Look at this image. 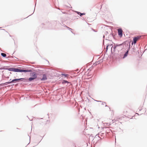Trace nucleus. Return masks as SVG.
<instances>
[{
  "label": "nucleus",
  "instance_id": "nucleus-1",
  "mask_svg": "<svg viewBox=\"0 0 147 147\" xmlns=\"http://www.w3.org/2000/svg\"><path fill=\"white\" fill-rule=\"evenodd\" d=\"M10 71H13L17 72H27L32 71L31 69H26L25 68H22L21 67L17 68H8L5 69Z\"/></svg>",
  "mask_w": 147,
  "mask_h": 147
},
{
  "label": "nucleus",
  "instance_id": "nucleus-2",
  "mask_svg": "<svg viewBox=\"0 0 147 147\" xmlns=\"http://www.w3.org/2000/svg\"><path fill=\"white\" fill-rule=\"evenodd\" d=\"M117 49L119 51L122 50V49H125L126 47H127L128 45L126 44L125 42H123L122 43L119 44H117Z\"/></svg>",
  "mask_w": 147,
  "mask_h": 147
},
{
  "label": "nucleus",
  "instance_id": "nucleus-3",
  "mask_svg": "<svg viewBox=\"0 0 147 147\" xmlns=\"http://www.w3.org/2000/svg\"><path fill=\"white\" fill-rule=\"evenodd\" d=\"M103 130L105 132V135L107 134H108L110 132V131H111V130L110 129L109 127H105L102 128Z\"/></svg>",
  "mask_w": 147,
  "mask_h": 147
},
{
  "label": "nucleus",
  "instance_id": "nucleus-4",
  "mask_svg": "<svg viewBox=\"0 0 147 147\" xmlns=\"http://www.w3.org/2000/svg\"><path fill=\"white\" fill-rule=\"evenodd\" d=\"M130 49V45H129L128 49H127V50L126 51V52H125V53H124V54L123 55V57L122 58L123 59H124L126 58L129 52V51Z\"/></svg>",
  "mask_w": 147,
  "mask_h": 147
},
{
  "label": "nucleus",
  "instance_id": "nucleus-5",
  "mask_svg": "<svg viewBox=\"0 0 147 147\" xmlns=\"http://www.w3.org/2000/svg\"><path fill=\"white\" fill-rule=\"evenodd\" d=\"M31 70L32 71V70ZM30 72H31L30 74V76L36 79L37 78V74L34 72H32V71Z\"/></svg>",
  "mask_w": 147,
  "mask_h": 147
},
{
  "label": "nucleus",
  "instance_id": "nucleus-6",
  "mask_svg": "<svg viewBox=\"0 0 147 147\" xmlns=\"http://www.w3.org/2000/svg\"><path fill=\"white\" fill-rule=\"evenodd\" d=\"M118 35L121 37L123 36V31L122 29L120 28L118 30Z\"/></svg>",
  "mask_w": 147,
  "mask_h": 147
},
{
  "label": "nucleus",
  "instance_id": "nucleus-7",
  "mask_svg": "<svg viewBox=\"0 0 147 147\" xmlns=\"http://www.w3.org/2000/svg\"><path fill=\"white\" fill-rule=\"evenodd\" d=\"M110 46H112L111 49V52H112V48H113L114 51H115V50L117 49V44H116L114 43V46H113V44H111L110 45Z\"/></svg>",
  "mask_w": 147,
  "mask_h": 147
},
{
  "label": "nucleus",
  "instance_id": "nucleus-8",
  "mask_svg": "<svg viewBox=\"0 0 147 147\" xmlns=\"http://www.w3.org/2000/svg\"><path fill=\"white\" fill-rule=\"evenodd\" d=\"M21 78L18 79H14L12 80V83H15L16 82H18L19 81H21Z\"/></svg>",
  "mask_w": 147,
  "mask_h": 147
},
{
  "label": "nucleus",
  "instance_id": "nucleus-9",
  "mask_svg": "<svg viewBox=\"0 0 147 147\" xmlns=\"http://www.w3.org/2000/svg\"><path fill=\"white\" fill-rule=\"evenodd\" d=\"M47 79V75L45 74H44L43 75L42 77L40 79V80L41 81H44Z\"/></svg>",
  "mask_w": 147,
  "mask_h": 147
},
{
  "label": "nucleus",
  "instance_id": "nucleus-10",
  "mask_svg": "<svg viewBox=\"0 0 147 147\" xmlns=\"http://www.w3.org/2000/svg\"><path fill=\"white\" fill-rule=\"evenodd\" d=\"M144 35L142 36H137L136 37H134L135 38H136V40H138L140 39V38H144Z\"/></svg>",
  "mask_w": 147,
  "mask_h": 147
},
{
  "label": "nucleus",
  "instance_id": "nucleus-11",
  "mask_svg": "<svg viewBox=\"0 0 147 147\" xmlns=\"http://www.w3.org/2000/svg\"><path fill=\"white\" fill-rule=\"evenodd\" d=\"M21 81H22L24 82H28V79L27 78H21Z\"/></svg>",
  "mask_w": 147,
  "mask_h": 147
},
{
  "label": "nucleus",
  "instance_id": "nucleus-12",
  "mask_svg": "<svg viewBox=\"0 0 147 147\" xmlns=\"http://www.w3.org/2000/svg\"><path fill=\"white\" fill-rule=\"evenodd\" d=\"M98 135L102 137L103 136V137L105 136V135H106L105 134V135L104 133L100 132L98 134H97L95 137L97 136H98Z\"/></svg>",
  "mask_w": 147,
  "mask_h": 147
},
{
  "label": "nucleus",
  "instance_id": "nucleus-13",
  "mask_svg": "<svg viewBox=\"0 0 147 147\" xmlns=\"http://www.w3.org/2000/svg\"><path fill=\"white\" fill-rule=\"evenodd\" d=\"M12 81H10V82H6L5 83H3V84H1V86H2V85H6L8 84H12Z\"/></svg>",
  "mask_w": 147,
  "mask_h": 147
},
{
  "label": "nucleus",
  "instance_id": "nucleus-14",
  "mask_svg": "<svg viewBox=\"0 0 147 147\" xmlns=\"http://www.w3.org/2000/svg\"><path fill=\"white\" fill-rule=\"evenodd\" d=\"M76 12L78 15H80L81 17L82 16V15H85V13H82L81 12L78 11H76Z\"/></svg>",
  "mask_w": 147,
  "mask_h": 147
},
{
  "label": "nucleus",
  "instance_id": "nucleus-15",
  "mask_svg": "<svg viewBox=\"0 0 147 147\" xmlns=\"http://www.w3.org/2000/svg\"><path fill=\"white\" fill-rule=\"evenodd\" d=\"M35 79H36L35 78H34L33 77H30L28 79V82L31 81Z\"/></svg>",
  "mask_w": 147,
  "mask_h": 147
},
{
  "label": "nucleus",
  "instance_id": "nucleus-16",
  "mask_svg": "<svg viewBox=\"0 0 147 147\" xmlns=\"http://www.w3.org/2000/svg\"><path fill=\"white\" fill-rule=\"evenodd\" d=\"M137 40L136 39V38H134L133 39V41L132 42V44H133V43H134V44L136 43L137 42Z\"/></svg>",
  "mask_w": 147,
  "mask_h": 147
},
{
  "label": "nucleus",
  "instance_id": "nucleus-17",
  "mask_svg": "<svg viewBox=\"0 0 147 147\" xmlns=\"http://www.w3.org/2000/svg\"><path fill=\"white\" fill-rule=\"evenodd\" d=\"M66 83H70V82H69L68 81H67V80H63L62 82V84H65Z\"/></svg>",
  "mask_w": 147,
  "mask_h": 147
},
{
  "label": "nucleus",
  "instance_id": "nucleus-18",
  "mask_svg": "<svg viewBox=\"0 0 147 147\" xmlns=\"http://www.w3.org/2000/svg\"><path fill=\"white\" fill-rule=\"evenodd\" d=\"M1 55L3 57H6V55L4 53H1Z\"/></svg>",
  "mask_w": 147,
  "mask_h": 147
},
{
  "label": "nucleus",
  "instance_id": "nucleus-19",
  "mask_svg": "<svg viewBox=\"0 0 147 147\" xmlns=\"http://www.w3.org/2000/svg\"><path fill=\"white\" fill-rule=\"evenodd\" d=\"M99 61H96L93 64V65H94V66H96L99 64Z\"/></svg>",
  "mask_w": 147,
  "mask_h": 147
},
{
  "label": "nucleus",
  "instance_id": "nucleus-20",
  "mask_svg": "<svg viewBox=\"0 0 147 147\" xmlns=\"http://www.w3.org/2000/svg\"><path fill=\"white\" fill-rule=\"evenodd\" d=\"M61 75L62 76H64L65 77H67V76H69L67 74H61Z\"/></svg>",
  "mask_w": 147,
  "mask_h": 147
},
{
  "label": "nucleus",
  "instance_id": "nucleus-21",
  "mask_svg": "<svg viewBox=\"0 0 147 147\" xmlns=\"http://www.w3.org/2000/svg\"><path fill=\"white\" fill-rule=\"evenodd\" d=\"M110 45L108 44H107V46H106V52H107L108 50V47L109 46H110Z\"/></svg>",
  "mask_w": 147,
  "mask_h": 147
},
{
  "label": "nucleus",
  "instance_id": "nucleus-22",
  "mask_svg": "<svg viewBox=\"0 0 147 147\" xmlns=\"http://www.w3.org/2000/svg\"><path fill=\"white\" fill-rule=\"evenodd\" d=\"M113 37L114 38V35L112 34H111L109 36V37Z\"/></svg>",
  "mask_w": 147,
  "mask_h": 147
},
{
  "label": "nucleus",
  "instance_id": "nucleus-23",
  "mask_svg": "<svg viewBox=\"0 0 147 147\" xmlns=\"http://www.w3.org/2000/svg\"><path fill=\"white\" fill-rule=\"evenodd\" d=\"M6 58L7 59H12L13 58H14L13 57L11 56H8L7 57H6Z\"/></svg>",
  "mask_w": 147,
  "mask_h": 147
},
{
  "label": "nucleus",
  "instance_id": "nucleus-24",
  "mask_svg": "<svg viewBox=\"0 0 147 147\" xmlns=\"http://www.w3.org/2000/svg\"><path fill=\"white\" fill-rule=\"evenodd\" d=\"M102 105H104V104H106V103L105 102H102Z\"/></svg>",
  "mask_w": 147,
  "mask_h": 147
},
{
  "label": "nucleus",
  "instance_id": "nucleus-25",
  "mask_svg": "<svg viewBox=\"0 0 147 147\" xmlns=\"http://www.w3.org/2000/svg\"><path fill=\"white\" fill-rule=\"evenodd\" d=\"M51 23L50 22H48L47 23V24L48 25V24H50Z\"/></svg>",
  "mask_w": 147,
  "mask_h": 147
},
{
  "label": "nucleus",
  "instance_id": "nucleus-26",
  "mask_svg": "<svg viewBox=\"0 0 147 147\" xmlns=\"http://www.w3.org/2000/svg\"><path fill=\"white\" fill-rule=\"evenodd\" d=\"M94 100L95 101H96V102H99V100Z\"/></svg>",
  "mask_w": 147,
  "mask_h": 147
},
{
  "label": "nucleus",
  "instance_id": "nucleus-27",
  "mask_svg": "<svg viewBox=\"0 0 147 147\" xmlns=\"http://www.w3.org/2000/svg\"><path fill=\"white\" fill-rule=\"evenodd\" d=\"M67 28H68L69 29H69L72 30V29L71 28H69L68 27H67Z\"/></svg>",
  "mask_w": 147,
  "mask_h": 147
},
{
  "label": "nucleus",
  "instance_id": "nucleus-28",
  "mask_svg": "<svg viewBox=\"0 0 147 147\" xmlns=\"http://www.w3.org/2000/svg\"><path fill=\"white\" fill-rule=\"evenodd\" d=\"M98 102H102V101H101V100H99Z\"/></svg>",
  "mask_w": 147,
  "mask_h": 147
},
{
  "label": "nucleus",
  "instance_id": "nucleus-29",
  "mask_svg": "<svg viewBox=\"0 0 147 147\" xmlns=\"http://www.w3.org/2000/svg\"><path fill=\"white\" fill-rule=\"evenodd\" d=\"M1 30H5V29H2Z\"/></svg>",
  "mask_w": 147,
  "mask_h": 147
},
{
  "label": "nucleus",
  "instance_id": "nucleus-30",
  "mask_svg": "<svg viewBox=\"0 0 147 147\" xmlns=\"http://www.w3.org/2000/svg\"><path fill=\"white\" fill-rule=\"evenodd\" d=\"M106 40H107V39H106ZM108 40L109 41H111V40Z\"/></svg>",
  "mask_w": 147,
  "mask_h": 147
},
{
  "label": "nucleus",
  "instance_id": "nucleus-31",
  "mask_svg": "<svg viewBox=\"0 0 147 147\" xmlns=\"http://www.w3.org/2000/svg\"><path fill=\"white\" fill-rule=\"evenodd\" d=\"M103 38H104V37H105V36L104 35L103 36Z\"/></svg>",
  "mask_w": 147,
  "mask_h": 147
},
{
  "label": "nucleus",
  "instance_id": "nucleus-32",
  "mask_svg": "<svg viewBox=\"0 0 147 147\" xmlns=\"http://www.w3.org/2000/svg\"><path fill=\"white\" fill-rule=\"evenodd\" d=\"M2 69V68H0V70H1V69Z\"/></svg>",
  "mask_w": 147,
  "mask_h": 147
},
{
  "label": "nucleus",
  "instance_id": "nucleus-33",
  "mask_svg": "<svg viewBox=\"0 0 147 147\" xmlns=\"http://www.w3.org/2000/svg\"><path fill=\"white\" fill-rule=\"evenodd\" d=\"M105 106V107H107L108 106H107V105H106Z\"/></svg>",
  "mask_w": 147,
  "mask_h": 147
},
{
  "label": "nucleus",
  "instance_id": "nucleus-34",
  "mask_svg": "<svg viewBox=\"0 0 147 147\" xmlns=\"http://www.w3.org/2000/svg\"><path fill=\"white\" fill-rule=\"evenodd\" d=\"M28 16H27V17H26V18H28Z\"/></svg>",
  "mask_w": 147,
  "mask_h": 147
},
{
  "label": "nucleus",
  "instance_id": "nucleus-35",
  "mask_svg": "<svg viewBox=\"0 0 147 147\" xmlns=\"http://www.w3.org/2000/svg\"><path fill=\"white\" fill-rule=\"evenodd\" d=\"M28 16H27V17H26V18H28Z\"/></svg>",
  "mask_w": 147,
  "mask_h": 147
},
{
  "label": "nucleus",
  "instance_id": "nucleus-36",
  "mask_svg": "<svg viewBox=\"0 0 147 147\" xmlns=\"http://www.w3.org/2000/svg\"><path fill=\"white\" fill-rule=\"evenodd\" d=\"M28 16H27V17H26V18H28Z\"/></svg>",
  "mask_w": 147,
  "mask_h": 147
},
{
  "label": "nucleus",
  "instance_id": "nucleus-37",
  "mask_svg": "<svg viewBox=\"0 0 147 147\" xmlns=\"http://www.w3.org/2000/svg\"><path fill=\"white\" fill-rule=\"evenodd\" d=\"M28 16H27V17H26V18H28Z\"/></svg>",
  "mask_w": 147,
  "mask_h": 147
},
{
  "label": "nucleus",
  "instance_id": "nucleus-38",
  "mask_svg": "<svg viewBox=\"0 0 147 147\" xmlns=\"http://www.w3.org/2000/svg\"><path fill=\"white\" fill-rule=\"evenodd\" d=\"M28 16H27V17H26V18H28Z\"/></svg>",
  "mask_w": 147,
  "mask_h": 147
},
{
  "label": "nucleus",
  "instance_id": "nucleus-39",
  "mask_svg": "<svg viewBox=\"0 0 147 147\" xmlns=\"http://www.w3.org/2000/svg\"><path fill=\"white\" fill-rule=\"evenodd\" d=\"M136 114H138V115H139L138 114V113H136Z\"/></svg>",
  "mask_w": 147,
  "mask_h": 147
},
{
  "label": "nucleus",
  "instance_id": "nucleus-40",
  "mask_svg": "<svg viewBox=\"0 0 147 147\" xmlns=\"http://www.w3.org/2000/svg\"><path fill=\"white\" fill-rule=\"evenodd\" d=\"M141 109H139V111H140L141 110Z\"/></svg>",
  "mask_w": 147,
  "mask_h": 147
},
{
  "label": "nucleus",
  "instance_id": "nucleus-41",
  "mask_svg": "<svg viewBox=\"0 0 147 147\" xmlns=\"http://www.w3.org/2000/svg\"><path fill=\"white\" fill-rule=\"evenodd\" d=\"M42 24H43V25H44V23H42Z\"/></svg>",
  "mask_w": 147,
  "mask_h": 147
},
{
  "label": "nucleus",
  "instance_id": "nucleus-42",
  "mask_svg": "<svg viewBox=\"0 0 147 147\" xmlns=\"http://www.w3.org/2000/svg\"><path fill=\"white\" fill-rule=\"evenodd\" d=\"M9 36H11V35H9Z\"/></svg>",
  "mask_w": 147,
  "mask_h": 147
},
{
  "label": "nucleus",
  "instance_id": "nucleus-43",
  "mask_svg": "<svg viewBox=\"0 0 147 147\" xmlns=\"http://www.w3.org/2000/svg\"><path fill=\"white\" fill-rule=\"evenodd\" d=\"M35 10V9H34V12Z\"/></svg>",
  "mask_w": 147,
  "mask_h": 147
},
{
  "label": "nucleus",
  "instance_id": "nucleus-44",
  "mask_svg": "<svg viewBox=\"0 0 147 147\" xmlns=\"http://www.w3.org/2000/svg\"><path fill=\"white\" fill-rule=\"evenodd\" d=\"M71 32L73 33V32L72 31H71Z\"/></svg>",
  "mask_w": 147,
  "mask_h": 147
},
{
  "label": "nucleus",
  "instance_id": "nucleus-45",
  "mask_svg": "<svg viewBox=\"0 0 147 147\" xmlns=\"http://www.w3.org/2000/svg\"><path fill=\"white\" fill-rule=\"evenodd\" d=\"M11 80V79H10V80H9L10 81V80Z\"/></svg>",
  "mask_w": 147,
  "mask_h": 147
},
{
  "label": "nucleus",
  "instance_id": "nucleus-46",
  "mask_svg": "<svg viewBox=\"0 0 147 147\" xmlns=\"http://www.w3.org/2000/svg\"><path fill=\"white\" fill-rule=\"evenodd\" d=\"M94 30V31L95 32V30Z\"/></svg>",
  "mask_w": 147,
  "mask_h": 147
},
{
  "label": "nucleus",
  "instance_id": "nucleus-47",
  "mask_svg": "<svg viewBox=\"0 0 147 147\" xmlns=\"http://www.w3.org/2000/svg\"><path fill=\"white\" fill-rule=\"evenodd\" d=\"M1 84H0V86H1Z\"/></svg>",
  "mask_w": 147,
  "mask_h": 147
}]
</instances>
